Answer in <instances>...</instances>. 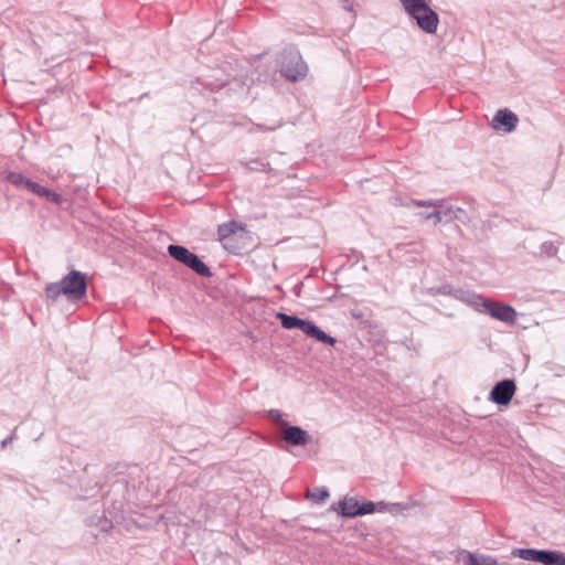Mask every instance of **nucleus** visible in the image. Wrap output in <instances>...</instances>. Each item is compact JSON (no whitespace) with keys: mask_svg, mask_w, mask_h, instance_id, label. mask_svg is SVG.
<instances>
[{"mask_svg":"<svg viewBox=\"0 0 565 565\" xmlns=\"http://www.w3.org/2000/svg\"><path fill=\"white\" fill-rule=\"evenodd\" d=\"M481 309L480 313H488L492 318L505 323H514L516 319V311L513 307L498 303L487 298H484Z\"/></svg>","mask_w":565,"mask_h":565,"instance_id":"6","label":"nucleus"},{"mask_svg":"<svg viewBox=\"0 0 565 565\" xmlns=\"http://www.w3.org/2000/svg\"><path fill=\"white\" fill-rule=\"evenodd\" d=\"M516 386L513 380L505 379L498 382L490 392V401L498 405H508L514 393Z\"/></svg>","mask_w":565,"mask_h":565,"instance_id":"7","label":"nucleus"},{"mask_svg":"<svg viewBox=\"0 0 565 565\" xmlns=\"http://www.w3.org/2000/svg\"><path fill=\"white\" fill-rule=\"evenodd\" d=\"M282 439L291 446H306L310 436L299 426H286L282 433Z\"/></svg>","mask_w":565,"mask_h":565,"instance_id":"10","label":"nucleus"},{"mask_svg":"<svg viewBox=\"0 0 565 565\" xmlns=\"http://www.w3.org/2000/svg\"><path fill=\"white\" fill-rule=\"evenodd\" d=\"M307 498H310L316 503H321L329 498V491L326 488H315L312 491L307 492Z\"/></svg>","mask_w":565,"mask_h":565,"instance_id":"18","label":"nucleus"},{"mask_svg":"<svg viewBox=\"0 0 565 565\" xmlns=\"http://www.w3.org/2000/svg\"><path fill=\"white\" fill-rule=\"evenodd\" d=\"M299 330H301L306 335L311 337L317 341L329 345H333L337 342V340L333 337L327 334L323 330H321L310 320L302 319Z\"/></svg>","mask_w":565,"mask_h":565,"instance_id":"9","label":"nucleus"},{"mask_svg":"<svg viewBox=\"0 0 565 565\" xmlns=\"http://www.w3.org/2000/svg\"><path fill=\"white\" fill-rule=\"evenodd\" d=\"M45 297L51 301H56L61 295L70 300H79L86 296L87 281L83 273L72 269L61 281L50 282L45 287Z\"/></svg>","mask_w":565,"mask_h":565,"instance_id":"1","label":"nucleus"},{"mask_svg":"<svg viewBox=\"0 0 565 565\" xmlns=\"http://www.w3.org/2000/svg\"><path fill=\"white\" fill-rule=\"evenodd\" d=\"M452 220H457V221H459L461 223H467L468 222V215H467L466 212H465V214H462V213H454Z\"/></svg>","mask_w":565,"mask_h":565,"instance_id":"28","label":"nucleus"},{"mask_svg":"<svg viewBox=\"0 0 565 565\" xmlns=\"http://www.w3.org/2000/svg\"><path fill=\"white\" fill-rule=\"evenodd\" d=\"M277 318L279 319L281 327L287 330L299 329L302 321V319L296 316H290L282 312L277 313Z\"/></svg>","mask_w":565,"mask_h":565,"instance_id":"15","label":"nucleus"},{"mask_svg":"<svg viewBox=\"0 0 565 565\" xmlns=\"http://www.w3.org/2000/svg\"><path fill=\"white\" fill-rule=\"evenodd\" d=\"M43 198H46L49 199L50 201L54 202V203H60L61 202V195L56 192H53L51 190H49V194L44 195Z\"/></svg>","mask_w":565,"mask_h":565,"instance_id":"27","label":"nucleus"},{"mask_svg":"<svg viewBox=\"0 0 565 565\" xmlns=\"http://www.w3.org/2000/svg\"><path fill=\"white\" fill-rule=\"evenodd\" d=\"M168 253L173 259L183 264L195 274L205 278L212 276L210 267L203 260H201L198 255L190 252L186 247L171 244L168 246Z\"/></svg>","mask_w":565,"mask_h":565,"instance_id":"3","label":"nucleus"},{"mask_svg":"<svg viewBox=\"0 0 565 565\" xmlns=\"http://www.w3.org/2000/svg\"><path fill=\"white\" fill-rule=\"evenodd\" d=\"M245 167L249 171H266L269 163L262 159H252L245 163Z\"/></svg>","mask_w":565,"mask_h":565,"instance_id":"20","label":"nucleus"},{"mask_svg":"<svg viewBox=\"0 0 565 565\" xmlns=\"http://www.w3.org/2000/svg\"><path fill=\"white\" fill-rule=\"evenodd\" d=\"M376 505L372 501H365L362 504H359V510L351 512L352 514L365 515L375 512Z\"/></svg>","mask_w":565,"mask_h":565,"instance_id":"22","label":"nucleus"},{"mask_svg":"<svg viewBox=\"0 0 565 565\" xmlns=\"http://www.w3.org/2000/svg\"><path fill=\"white\" fill-rule=\"evenodd\" d=\"M26 189L29 191H31L32 193L39 195V196H44L46 194H49V189L40 185L39 183L36 182H33L32 180H30V182L26 183Z\"/></svg>","mask_w":565,"mask_h":565,"instance_id":"24","label":"nucleus"},{"mask_svg":"<svg viewBox=\"0 0 565 565\" xmlns=\"http://www.w3.org/2000/svg\"><path fill=\"white\" fill-rule=\"evenodd\" d=\"M452 297L466 303L467 306L473 308L478 312L482 311L481 307L484 301V298L481 295L459 288L454 290Z\"/></svg>","mask_w":565,"mask_h":565,"instance_id":"11","label":"nucleus"},{"mask_svg":"<svg viewBox=\"0 0 565 565\" xmlns=\"http://www.w3.org/2000/svg\"><path fill=\"white\" fill-rule=\"evenodd\" d=\"M17 427L14 428V430L12 431V434L10 436H8L7 438H4L2 441H1V448H6L9 444H11L13 440L17 439Z\"/></svg>","mask_w":565,"mask_h":565,"instance_id":"26","label":"nucleus"},{"mask_svg":"<svg viewBox=\"0 0 565 565\" xmlns=\"http://www.w3.org/2000/svg\"><path fill=\"white\" fill-rule=\"evenodd\" d=\"M269 414L276 420L281 419V413L278 409H271Z\"/></svg>","mask_w":565,"mask_h":565,"instance_id":"32","label":"nucleus"},{"mask_svg":"<svg viewBox=\"0 0 565 565\" xmlns=\"http://www.w3.org/2000/svg\"><path fill=\"white\" fill-rule=\"evenodd\" d=\"M542 564L565 565V554L559 551L543 550Z\"/></svg>","mask_w":565,"mask_h":565,"instance_id":"14","label":"nucleus"},{"mask_svg":"<svg viewBox=\"0 0 565 565\" xmlns=\"http://www.w3.org/2000/svg\"><path fill=\"white\" fill-rule=\"evenodd\" d=\"M245 233V227L236 221L223 223L217 227L218 241L223 247L232 253H237V247L234 244L235 237H242Z\"/></svg>","mask_w":565,"mask_h":565,"instance_id":"5","label":"nucleus"},{"mask_svg":"<svg viewBox=\"0 0 565 565\" xmlns=\"http://www.w3.org/2000/svg\"><path fill=\"white\" fill-rule=\"evenodd\" d=\"M375 505H376L375 511H377V512H383V511H386V509H387V504L383 501L376 502Z\"/></svg>","mask_w":565,"mask_h":565,"instance_id":"31","label":"nucleus"},{"mask_svg":"<svg viewBox=\"0 0 565 565\" xmlns=\"http://www.w3.org/2000/svg\"><path fill=\"white\" fill-rule=\"evenodd\" d=\"M455 289H452L451 287L449 286H443L440 289H439V292L443 294V295H449L452 297V292H454Z\"/></svg>","mask_w":565,"mask_h":565,"instance_id":"29","label":"nucleus"},{"mask_svg":"<svg viewBox=\"0 0 565 565\" xmlns=\"http://www.w3.org/2000/svg\"><path fill=\"white\" fill-rule=\"evenodd\" d=\"M196 84H201L204 88L213 92L223 87L225 85V81L199 78Z\"/></svg>","mask_w":565,"mask_h":565,"instance_id":"19","label":"nucleus"},{"mask_svg":"<svg viewBox=\"0 0 565 565\" xmlns=\"http://www.w3.org/2000/svg\"><path fill=\"white\" fill-rule=\"evenodd\" d=\"M542 554L543 550H535V548H513L511 551L512 557H519L525 561H532V562H542Z\"/></svg>","mask_w":565,"mask_h":565,"instance_id":"12","label":"nucleus"},{"mask_svg":"<svg viewBox=\"0 0 565 565\" xmlns=\"http://www.w3.org/2000/svg\"><path fill=\"white\" fill-rule=\"evenodd\" d=\"M405 12L416 21L417 26L427 34H435L439 17L425 0H399Z\"/></svg>","mask_w":565,"mask_h":565,"instance_id":"2","label":"nucleus"},{"mask_svg":"<svg viewBox=\"0 0 565 565\" xmlns=\"http://www.w3.org/2000/svg\"><path fill=\"white\" fill-rule=\"evenodd\" d=\"M281 74L291 82H297L307 75L308 67L297 51L282 54L280 64Z\"/></svg>","mask_w":565,"mask_h":565,"instance_id":"4","label":"nucleus"},{"mask_svg":"<svg viewBox=\"0 0 565 565\" xmlns=\"http://www.w3.org/2000/svg\"><path fill=\"white\" fill-rule=\"evenodd\" d=\"M519 122L518 116L511 110L504 108L499 109L492 118L491 126L499 130L503 129L507 132H511L515 129Z\"/></svg>","mask_w":565,"mask_h":565,"instance_id":"8","label":"nucleus"},{"mask_svg":"<svg viewBox=\"0 0 565 565\" xmlns=\"http://www.w3.org/2000/svg\"><path fill=\"white\" fill-rule=\"evenodd\" d=\"M257 127H258L259 130H270L271 131V130L276 129V127H264L262 125H257Z\"/></svg>","mask_w":565,"mask_h":565,"instance_id":"33","label":"nucleus"},{"mask_svg":"<svg viewBox=\"0 0 565 565\" xmlns=\"http://www.w3.org/2000/svg\"><path fill=\"white\" fill-rule=\"evenodd\" d=\"M413 204L415 206L419 207H435V209H441L443 207V200H415L413 201Z\"/></svg>","mask_w":565,"mask_h":565,"instance_id":"23","label":"nucleus"},{"mask_svg":"<svg viewBox=\"0 0 565 565\" xmlns=\"http://www.w3.org/2000/svg\"><path fill=\"white\" fill-rule=\"evenodd\" d=\"M419 216L424 218L425 221L433 220L434 224L437 225L441 222L440 213L438 212V209L431 213H420Z\"/></svg>","mask_w":565,"mask_h":565,"instance_id":"25","label":"nucleus"},{"mask_svg":"<svg viewBox=\"0 0 565 565\" xmlns=\"http://www.w3.org/2000/svg\"><path fill=\"white\" fill-rule=\"evenodd\" d=\"M438 212L440 213L441 221L446 220L447 222L452 221L454 213L465 214V210H462L460 207H454L451 205L446 206L444 200H443V207L438 209Z\"/></svg>","mask_w":565,"mask_h":565,"instance_id":"17","label":"nucleus"},{"mask_svg":"<svg viewBox=\"0 0 565 565\" xmlns=\"http://www.w3.org/2000/svg\"><path fill=\"white\" fill-rule=\"evenodd\" d=\"M543 248H544V250L546 252V254H547V255H550V256L555 255V254H556V252H557V248H556V247H554L552 244L548 246V249H547V247H546V245H545V244L543 245Z\"/></svg>","mask_w":565,"mask_h":565,"instance_id":"30","label":"nucleus"},{"mask_svg":"<svg viewBox=\"0 0 565 565\" xmlns=\"http://www.w3.org/2000/svg\"><path fill=\"white\" fill-rule=\"evenodd\" d=\"M338 513L345 518H355L359 514H352L355 510H359V502L353 498H344L338 503Z\"/></svg>","mask_w":565,"mask_h":565,"instance_id":"13","label":"nucleus"},{"mask_svg":"<svg viewBox=\"0 0 565 565\" xmlns=\"http://www.w3.org/2000/svg\"><path fill=\"white\" fill-rule=\"evenodd\" d=\"M7 180L15 186L24 188H26V183L30 182V179L24 178L21 173L18 172H9L7 174Z\"/></svg>","mask_w":565,"mask_h":565,"instance_id":"21","label":"nucleus"},{"mask_svg":"<svg viewBox=\"0 0 565 565\" xmlns=\"http://www.w3.org/2000/svg\"><path fill=\"white\" fill-rule=\"evenodd\" d=\"M468 565H498V562L494 557L489 555H475L469 553Z\"/></svg>","mask_w":565,"mask_h":565,"instance_id":"16","label":"nucleus"}]
</instances>
